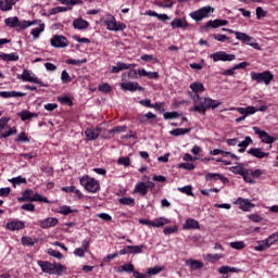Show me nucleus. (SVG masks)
I'll use <instances>...</instances> for the list:
<instances>
[{
  "label": "nucleus",
  "mask_w": 278,
  "mask_h": 278,
  "mask_svg": "<svg viewBox=\"0 0 278 278\" xmlns=\"http://www.w3.org/2000/svg\"><path fill=\"white\" fill-rule=\"evenodd\" d=\"M190 88L193 92H195L197 100L194 101V105L190 109V112H198L205 116L207 110H216L223 102L218 100H213L212 98L201 97L199 92H205V87L200 81H194L190 84Z\"/></svg>",
  "instance_id": "nucleus-1"
},
{
  "label": "nucleus",
  "mask_w": 278,
  "mask_h": 278,
  "mask_svg": "<svg viewBox=\"0 0 278 278\" xmlns=\"http://www.w3.org/2000/svg\"><path fill=\"white\" fill-rule=\"evenodd\" d=\"M119 204L121 205H136V200H134V198H121L119 200Z\"/></svg>",
  "instance_id": "nucleus-43"
},
{
  "label": "nucleus",
  "mask_w": 278,
  "mask_h": 278,
  "mask_svg": "<svg viewBox=\"0 0 278 278\" xmlns=\"http://www.w3.org/2000/svg\"><path fill=\"white\" fill-rule=\"evenodd\" d=\"M48 255H51V257H55L56 260H62L64 257L62 252L53 249H48Z\"/></svg>",
  "instance_id": "nucleus-49"
},
{
  "label": "nucleus",
  "mask_w": 278,
  "mask_h": 278,
  "mask_svg": "<svg viewBox=\"0 0 278 278\" xmlns=\"http://www.w3.org/2000/svg\"><path fill=\"white\" fill-rule=\"evenodd\" d=\"M74 29L83 30L88 29L90 27V23L81 17L75 18L73 21Z\"/></svg>",
  "instance_id": "nucleus-16"
},
{
  "label": "nucleus",
  "mask_w": 278,
  "mask_h": 278,
  "mask_svg": "<svg viewBox=\"0 0 278 278\" xmlns=\"http://www.w3.org/2000/svg\"><path fill=\"white\" fill-rule=\"evenodd\" d=\"M0 97L2 99H11V98L25 97V93L21 91H0Z\"/></svg>",
  "instance_id": "nucleus-23"
},
{
  "label": "nucleus",
  "mask_w": 278,
  "mask_h": 278,
  "mask_svg": "<svg viewBox=\"0 0 278 278\" xmlns=\"http://www.w3.org/2000/svg\"><path fill=\"white\" fill-rule=\"evenodd\" d=\"M13 186H21V184H27V179L22 176L14 177L10 180Z\"/></svg>",
  "instance_id": "nucleus-50"
},
{
  "label": "nucleus",
  "mask_w": 278,
  "mask_h": 278,
  "mask_svg": "<svg viewBox=\"0 0 278 278\" xmlns=\"http://www.w3.org/2000/svg\"><path fill=\"white\" fill-rule=\"evenodd\" d=\"M129 68H136V64L117 62L116 66L112 67L111 73H121V71H129Z\"/></svg>",
  "instance_id": "nucleus-18"
},
{
  "label": "nucleus",
  "mask_w": 278,
  "mask_h": 278,
  "mask_svg": "<svg viewBox=\"0 0 278 278\" xmlns=\"http://www.w3.org/2000/svg\"><path fill=\"white\" fill-rule=\"evenodd\" d=\"M156 118H157V115L153 114L152 112H148L139 116V122L142 124L154 123Z\"/></svg>",
  "instance_id": "nucleus-22"
},
{
  "label": "nucleus",
  "mask_w": 278,
  "mask_h": 278,
  "mask_svg": "<svg viewBox=\"0 0 278 278\" xmlns=\"http://www.w3.org/2000/svg\"><path fill=\"white\" fill-rule=\"evenodd\" d=\"M15 142H29V137H27V132L22 131L20 136L14 139Z\"/></svg>",
  "instance_id": "nucleus-53"
},
{
  "label": "nucleus",
  "mask_w": 278,
  "mask_h": 278,
  "mask_svg": "<svg viewBox=\"0 0 278 278\" xmlns=\"http://www.w3.org/2000/svg\"><path fill=\"white\" fill-rule=\"evenodd\" d=\"M104 23L109 31H125V29H127V25L125 23L116 22L114 16H110Z\"/></svg>",
  "instance_id": "nucleus-8"
},
{
  "label": "nucleus",
  "mask_w": 278,
  "mask_h": 278,
  "mask_svg": "<svg viewBox=\"0 0 278 278\" xmlns=\"http://www.w3.org/2000/svg\"><path fill=\"white\" fill-rule=\"evenodd\" d=\"M162 270H164V268L161 266L150 267L147 269V275L149 277H153V275H160V273H162Z\"/></svg>",
  "instance_id": "nucleus-33"
},
{
  "label": "nucleus",
  "mask_w": 278,
  "mask_h": 278,
  "mask_svg": "<svg viewBox=\"0 0 278 278\" xmlns=\"http://www.w3.org/2000/svg\"><path fill=\"white\" fill-rule=\"evenodd\" d=\"M117 164H121L122 166H129L131 164V161L129 156H122L117 160Z\"/></svg>",
  "instance_id": "nucleus-58"
},
{
  "label": "nucleus",
  "mask_w": 278,
  "mask_h": 278,
  "mask_svg": "<svg viewBox=\"0 0 278 278\" xmlns=\"http://www.w3.org/2000/svg\"><path fill=\"white\" fill-rule=\"evenodd\" d=\"M205 179H206V181H212V179L214 181H218V179H219V181H222L224 184H229V178H227L220 174L208 173L205 175Z\"/></svg>",
  "instance_id": "nucleus-19"
},
{
  "label": "nucleus",
  "mask_w": 278,
  "mask_h": 278,
  "mask_svg": "<svg viewBox=\"0 0 278 278\" xmlns=\"http://www.w3.org/2000/svg\"><path fill=\"white\" fill-rule=\"evenodd\" d=\"M18 116L21 121H31V118H38V113H31L27 110H23L22 112L18 113Z\"/></svg>",
  "instance_id": "nucleus-24"
},
{
  "label": "nucleus",
  "mask_w": 278,
  "mask_h": 278,
  "mask_svg": "<svg viewBox=\"0 0 278 278\" xmlns=\"http://www.w3.org/2000/svg\"><path fill=\"white\" fill-rule=\"evenodd\" d=\"M173 29H186V27H188V22L186 21V18H179L176 17L174 18V21L170 23Z\"/></svg>",
  "instance_id": "nucleus-21"
},
{
  "label": "nucleus",
  "mask_w": 278,
  "mask_h": 278,
  "mask_svg": "<svg viewBox=\"0 0 278 278\" xmlns=\"http://www.w3.org/2000/svg\"><path fill=\"white\" fill-rule=\"evenodd\" d=\"M223 31H229L230 34H235L236 35V38L237 40H241V42H244L245 38L249 36L244 33H241V31H233L231 29H226V28H223Z\"/></svg>",
  "instance_id": "nucleus-31"
},
{
  "label": "nucleus",
  "mask_w": 278,
  "mask_h": 278,
  "mask_svg": "<svg viewBox=\"0 0 278 278\" xmlns=\"http://www.w3.org/2000/svg\"><path fill=\"white\" fill-rule=\"evenodd\" d=\"M268 244L273 247L274 242H278V231L274 232L273 235H269L268 238H266Z\"/></svg>",
  "instance_id": "nucleus-61"
},
{
  "label": "nucleus",
  "mask_w": 278,
  "mask_h": 278,
  "mask_svg": "<svg viewBox=\"0 0 278 278\" xmlns=\"http://www.w3.org/2000/svg\"><path fill=\"white\" fill-rule=\"evenodd\" d=\"M61 80L63 84H71L73 81V79L71 78V75L66 70L62 71Z\"/></svg>",
  "instance_id": "nucleus-47"
},
{
  "label": "nucleus",
  "mask_w": 278,
  "mask_h": 278,
  "mask_svg": "<svg viewBox=\"0 0 278 278\" xmlns=\"http://www.w3.org/2000/svg\"><path fill=\"white\" fill-rule=\"evenodd\" d=\"M178 190H179V192L187 194V197H194V193H192V187H190V186L181 187Z\"/></svg>",
  "instance_id": "nucleus-55"
},
{
  "label": "nucleus",
  "mask_w": 278,
  "mask_h": 278,
  "mask_svg": "<svg viewBox=\"0 0 278 278\" xmlns=\"http://www.w3.org/2000/svg\"><path fill=\"white\" fill-rule=\"evenodd\" d=\"M17 79H22V81H29L30 84H38L41 88H47L49 86L38 79L35 74L31 75V72L28 70H24L23 74L17 75Z\"/></svg>",
  "instance_id": "nucleus-6"
},
{
  "label": "nucleus",
  "mask_w": 278,
  "mask_h": 278,
  "mask_svg": "<svg viewBox=\"0 0 278 278\" xmlns=\"http://www.w3.org/2000/svg\"><path fill=\"white\" fill-rule=\"evenodd\" d=\"M88 62L87 59H80V60H75V59H67L66 64H71L72 66H81V64H86Z\"/></svg>",
  "instance_id": "nucleus-37"
},
{
  "label": "nucleus",
  "mask_w": 278,
  "mask_h": 278,
  "mask_svg": "<svg viewBox=\"0 0 278 278\" xmlns=\"http://www.w3.org/2000/svg\"><path fill=\"white\" fill-rule=\"evenodd\" d=\"M220 275H227L228 273H238V268L229 267V266H222L219 268Z\"/></svg>",
  "instance_id": "nucleus-45"
},
{
  "label": "nucleus",
  "mask_w": 278,
  "mask_h": 278,
  "mask_svg": "<svg viewBox=\"0 0 278 278\" xmlns=\"http://www.w3.org/2000/svg\"><path fill=\"white\" fill-rule=\"evenodd\" d=\"M231 168L235 175H241V177L244 175V173H247V169H244L242 166H232Z\"/></svg>",
  "instance_id": "nucleus-62"
},
{
  "label": "nucleus",
  "mask_w": 278,
  "mask_h": 278,
  "mask_svg": "<svg viewBox=\"0 0 278 278\" xmlns=\"http://www.w3.org/2000/svg\"><path fill=\"white\" fill-rule=\"evenodd\" d=\"M230 247L231 249L241 251V249H244V247H247V243H244V241H233V242H230Z\"/></svg>",
  "instance_id": "nucleus-51"
},
{
  "label": "nucleus",
  "mask_w": 278,
  "mask_h": 278,
  "mask_svg": "<svg viewBox=\"0 0 278 278\" xmlns=\"http://www.w3.org/2000/svg\"><path fill=\"white\" fill-rule=\"evenodd\" d=\"M199 222L192 218H188L184 225V229H200Z\"/></svg>",
  "instance_id": "nucleus-28"
},
{
  "label": "nucleus",
  "mask_w": 278,
  "mask_h": 278,
  "mask_svg": "<svg viewBox=\"0 0 278 278\" xmlns=\"http://www.w3.org/2000/svg\"><path fill=\"white\" fill-rule=\"evenodd\" d=\"M266 249H270V243H268L267 239L257 241V245L254 247V251H266Z\"/></svg>",
  "instance_id": "nucleus-29"
},
{
  "label": "nucleus",
  "mask_w": 278,
  "mask_h": 278,
  "mask_svg": "<svg viewBox=\"0 0 278 278\" xmlns=\"http://www.w3.org/2000/svg\"><path fill=\"white\" fill-rule=\"evenodd\" d=\"M190 266H191V270H201V268H203V262L191 260Z\"/></svg>",
  "instance_id": "nucleus-42"
},
{
  "label": "nucleus",
  "mask_w": 278,
  "mask_h": 278,
  "mask_svg": "<svg viewBox=\"0 0 278 278\" xmlns=\"http://www.w3.org/2000/svg\"><path fill=\"white\" fill-rule=\"evenodd\" d=\"M205 260L206 262L214 264V262H218V260H220V254H206Z\"/></svg>",
  "instance_id": "nucleus-56"
},
{
  "label": "nucleus",
  "mask_w": 278,
  "mask_h": 278,
  "mask_svg": "<svg viewBox=\"0 0 278 278\" xmlns=\"http://www.w3.org/2000/svg\"><path fill=\"white\" fill-rule=\"evenodd\" d=\"M212 12H214V9H212V7H203L200 8L197 11H193L189 14L190 18H192L193 21H203V18H208L210 14H212Z\"/></svg>",
  "instance_id": "nucleus-7"
},
{
  "label": "nucleus",
  "mask_w": 278,
  "mask_h": 278,
  "mask_svg": "<svg viewBox=\"0 0 278 278\" xmlns=\"http://www.w3.org/2000/svg\"><path fill=\"white\" fill-rule=\"evenodd\" d=\"M140 60H142L143 62H153V64H157V62H160V60H157V58H155L151 54H143V55H141Z\"/></svg>",
  "instance_id": "nucleus-48"
},
{
  "label": "nucleus",
  "mask_w": 278,
  "mask_h": 278,
  "mask_svg": "<svg viewBox=\"0 0 278 278\" xmlns=\"http://www.w3.org/2000/svg\"><path fill=\"white\" fill-rule=\"evenodd\" d=\"M251 78L253 79V81H256L257 84L265 83V86H269L270 81H273V79H275V75H273V73H270V71H265L262 73L252 72Z\"/></svg>",
  "instance_id": "nucleus-5"
},
{
  "label": "nucleus",
  "mask_w": 278,
  "mask_h": 278,
  "mask_svg": "<svg viewBox=\"0 0 278 278\" xmlns=\"http://www.w3.org/2000/svg\"><path fill=\"white\" fill-rule=\"evenodd\" d=\"M73 40H76V42H80L81 45H90V39L86 37H80L79 35H74Z\"/></svg>",
  "instance_id": "nucleus-57"
},
{
  "label": "nucleus",
  "mask_w": 278,
  "mask_h": 278,
  "mask_svg": "<svg viewBox=\"0 0 278 278\" xmlns=\"http://www.w3.org/2000/svg\"><path fill=\"white\" fill-rule=\"evenodd\" d=\"M134 270H136L134 264H124L118 267V273H134Z\"/></svg>",
  "instance_id": "nucleus-32"
},
{
  "label": "nucleus",
  "mask_w": 278,
  "mask_h": 278,
  "mask_svg": "<svg viewBox=\"0 0 278 278\" xmlns=\"http://www.w3.org/2000/svg\"><path fill=\"white\" fill-rule=\"evenodd\" d=\"M249 144H253V139L250 136L245 137L243 141L239 142L238 147H243L244 149H247Z\"/></svg>",
  "instance_id": "nucleus-59"
},
{
  "label": "nucleus",
  "mask_w": 278,
  "mask_h": 278,
  "mask_svg": "<svg viewBox=\"0 0 278 278\" xmlns=\"http://www.w3.org/2000/svg\"><path fill=\"white\" fill-rule=\"evenodd\" d=\"M168 223L166 218L164 217H159L152 220V227H164Z\"/></svg>",
  "instance_id": "nucleus-41"
},
{
  "label": "nucleus",
  "mask_w": 278,
  "mask_h": 278,
  "mask_svg": "<svg viewBox=\"0 0 278 278\" xmlns=\"http://www.w3.org/2000/svg\"><path fill=\"white\" fill-rule=\"evenodd\" d=\"M42 31H45V24H40L39 27L33 28L30 34L34 37V39L36 40V38H40V34H42Z\"/></svg>",
  "instance_id": "nucleus-34"
},
{
  "label": "nucleus",
  "mask_w": 278,
  "mask_h": 278,
  "mask_svg": "<svg viewBox=\"0 0 278 278\" xmlns=\"http://www.w3.org/2000/svg\"><path fill=\"white\" fill-rule=\"evenodd\" d=\"M249 155H253V157H257V160H264V157H268L270 153L263 152L262 148H251L248 150Z\"/></svg>",
  "instance_id": "nucleus-14"
},
{
  "label": "nucleus",
  "mask_w": 278,
  "mask_h": 278,
  "mask_svg": "<svg viewBox=\"0 0 278 278\" xmlns=\"http://www.w3.org/2000/svg\"><path fill=\"white\" fill-rule=\"evenodd\" d=\"M20 203H23L25 201H29L30 203H34L36 201H39L40 203H49V199L47 197H42L39 193H34V190L26 189L22 197L18 198Z\"/></svg>",
  "instance_id": "nucleus-4"
},
{
  "label": "nucleus",
  "mask_w": 278,
  "mask_h": 278,
  "mask_svg": "<svg viewBox=\"0 0 278 278\" xmlns=\"http://www.w3.org/2000/svg\"><path fill=\"white\" fill-rule=\"evenodd\" d=\"M68 10H72L71 7H56V8H52L50 10V14H60V12H68Z\"/></svg>",
  "instance_id": "nucleus-44"
},
{
  "label": "nucleus",
  "mask_w": 278,
  "mask_h": 278,
  "mask_svg": "<svg viewBox=\"0 0 278 278\" xmlns=\"http://www.w3.org/2000/svg\"><path fill=\"white\" fill-rule=\"evenodd\" d=\"M210 27H211L212 29H216L217 27H220L218 20H214V21L211 20V21H208V22L203 26L202 29H204L205 31H207V29H210Z\"/></svg>",
  "instance_id": "nucleus-36"
},
{
  "label": "nucleus",
  "mask_w": 278,
  "mask_h": 278,
  "mask_svg": "<svg viewBox=\"0 0 278 278\" xmlns=\"http://www.w3.org/2000/svg\"><path fill=\"white\" fill-rule=\"evenodd\" d=\"M75 212H78V211L71 208V206L68 205H63L60 207L59 214H62L63 216H68V214H73Z\"/></svg>",
  "instance_id": "nucleus-35"
},
{
  "label": "nucleus",
  "mask_w": 278,
  "mask_h": 278,
  "mask_svg": "<svg viewBox=\"0 0 278 278\" xmlns=\"http://www.w3.org/2000/svg\"><path fill=\"white\" fill-rule=\"evenodd\" d=\"M243 43L249 45L250 47H253V49H257V50L261 49L260 43L253 42V37H251L249 35L245 37Z\"/></svg>",
  "instance_id": "nucleus-39"
},
{
  "label": "nucleus",
  "mask_w": 278,
  "mask_h": 278,
  "mask_svg": "<svg viewBox=\"0 0 278 278\" xmlns=\"http://www.w3.org/2000/svg\"><path fill=\"white\" fill-rule=\"evenodd\" d=\"M17 129L16 127H12V128H9V130L4 131V132H0V138L3 139V138H10V136H14L17 134Z\"/></svg>",
  "instance_id": "nucleus-38"
},
{
  "label": "nucleus",
  "mask_w": 278,
  "mask_h": 278,
  "mask_svg": "<svg viewBox=\"0 0 278 278\" xmlns=\"http://www.w3.org/2000/svg\"><path fill=\"white\" fill-rule=\"evenodd\" d=\"M7 229L9 231H21V229H25V223L22 220H12L7 224Z\"/></svg>",
  "instance_id": "nucleus-17"
},
{
  "label": "nucleus",
  "mask_w": 278,
  "mask_h": 278,
  "mask_svg": "<svg viewBox=\"0 0 278 278\" xmlns=\"http://www.w3.org/2000/svg\"><path fill=\"white\" fill-rule=\"evenodd\" d=\"M144 244L141 245H130V254L138 255L142 253V250L144 249Z\"/></svg>",
  "instance_id": "nucleus-46"
},
{
  "label": "nucleus",
  "mask_w": 278,
  "mask_h": 278,
  "mask_svg": "<svg viewBox=\"0 0 278 278\" xmlns=\"http://www.w3.org/2000/svg\"><path fill=\"white\" fill-rule=\"evenodd\" d=\"M0 60H3V62H18L20 56L17 52H12V53H5V52H0Z\"/></svg>",
  "instance_id": "nucleus-20"
},
{
  "label": "nucleus",
  "mask_w": 278,
  "mask_h": 278,
  "mask_svg": "<svg viewBox=\"0 0 278 278\" xmlns=\"http://www.w3.org/2000/svg\"><path fill=\"white\" fill-rule=\"evenodd\" d=\"M37 264L41 268L42 273H46L47 275H56L58 277H62L66 270V266L60 263L38 261Z\"/></svg>",
  "instance_id": "nucleus-2"
},
{
  "label": "nucleus",
  "mask_w": 278,
  "mask_h": 278,
  "mask_svg": "<svg viewBox=\"0 0 278 278\" xmlns=\"http://www.w3.org/2000/svg\"><path fill=\"white\" fill-rule=\"evenodd\" d=\"M55 225H58L56 217H48L39 222V227H41V229H50V227H55Z\"/></svg>",
  "instance_id": "nucleus-15"
},
{
  "label": "nucleus",
  "mask_w": 278,
  "mask_h": 278,
  "mask_svg": "<svg viewBox=\"0 0 278 278\" xmlns=\"http://www.w3.org/2000/svg\"><path fill=\"white\" fill-rule=\"evenodd\" d=\"M123 131H127V126H117L109 130V134H123Z\"/></svg>",
  "instance_id": "nucleus-60"
},
{
  "label": "nucleus",
  "mask_w": 278,
  "mask_h": 278,
  "mask_svg": "<svg viewBox=\"0 0 278 278\" xmlns=\"http://www.w3.org/2000/svg\"><path fill=\"white\" fill-rule=\"evenodd\" d=\"M10 123V117H1L0 118V132L8 127V124Z\"/></svg>",
  "instance_id": "nucleus-64"
},
{
  "label": "nucleus",
  "mask_w": 278,
  "mask_h": 278,
  "mask_svg": "<svg viewBox=\"0 0 278 278\" xmlns=\"http://www.w3.org/2000/svg\"><path fill=\"white\" fill-rule=\"evenodd\" d=\"M190 128H176L169 131L170 136H186V134H190Z\"/></svg>",
  "instance_id": "nucleus-30"
},
{
  "label": "nucleus",
  "mask_w": 278,
  "mask_h": 278,
  "mask_svg": "<svg viewBox=\"0 0 278 278\" xmlns=\"http://www.w3.org/2000/svg\"><path fill=\"white\" fill-rule=\"evenodd\" d=\"M22 244L23 247H34L36 244V240H34L31 237H22Z\"/></svg>",
  "instance_id": "nucleus-40"
},
{
  "label": "nucleus",
  "mask_w": 278,
  "mask_h": 278,
  "mask_svg": "<svg viewBox=\"0 0 278 278\" xmlns=\"http://www.w3.org/2000/svg\"><path fill=\"white\" fill-rule=\"evenodd\" d=\"M79 184L80 186H83V188H85V190H87V192H90L91 194H97V192H99V190H101V184L99 182V180L85 175L79 179Z\"/></svg>",
  "instance_id": "nucleus-3"
},
{
  "label": "nucleus",
  "mask_w": 278,
  "mask_h": 278,
  "mask_svg": "<svg viewBox=\"0 0 278 278\" xmlns=\"http://www.w3.org/2000/svg\"><path fill=\"white\" fill-rule=\"evenodd\" d=\"M253 131L265 144H273L278 140L277 137L270 136V134L266 132V130L260 129V127L257 126L253 127Z\"/></svg>",
  "instance_id": "nucleus-9"
},
{
  "label": "nucleus",
  "mask_w": 278,
  "mask_h": 278,
  "mask_svg": "<svg viewBox=\"0 0 278 278\" xmlns=\"http://www.w3.org/2000/svg\"><path fill=\"white\" fill-rule=\"evenodd\" d=\"M211 59H213V62H233V60H236V55L227 54L225 51H217L211 54Z\"/></svg>",
  "instance_id": "nucleus-11"
},
{
  "label": "nucleus",
  "mask_w": 278,
  "mask_h": 278,
  "mask_svg": "<svg viewBox=\"0 0 278 278\" xmlns=\"http://www.w3.org/2000/svg\"><path fill=\"white\" fill-rule=\"evenodd\" d=\"M121 88L123 90H129V92H136V90H139V92H143L144 88L140 86L138 83H122Z\"/></svg>",
  "instance_id": "nucleus-12"
},
{
  "label": "nucleus",
  "mask_w": 278,
  "mask_h": 278,
  "mask_svg": "<svg viewBox=\"0 0 278 278\" xmlns=\"http://www.w3.org/2000/svg\"><path fill=\"white\" fill-rule=\"evenodd\" d=\"M85 136H86L87 140L92 141V140H97L99 138V132H97V130H94V128H87L85 130Z\"/></svg>",
  "instance_id": "nucleus-27"
},
{
  "label": "nucleus",
  "mask_w": 278,
  "mask_h": 278,
  "mask_svg": "<svg viewBox=\"0 0 278 278\" xmlns=\"http://www.w3.org/2000/svg\"><path fill=\"white\" fill-rule=\"evenodd\" d=\"M237 203H238L240 210H242V212H251V210H253V207H255V204L251 203V201H249V199L238 198Z\"/></svg>",
  "instance_id": "nucleus-13"
},
{
  "label": "nucleus",
  "mask_w": 278,
  "mask_h": 278,
  "mask_svg": "<svg viewBox=\"0 0 278 278\" xmlns=\"http://www.w3.org/2000/svg\"><path fill=\"white\" fill-rule=\"evenodd\" d=\"M163 117H164L165 121H170L173 118H179V114L177 113V111L165 112L163 114Z\"/></svg>",
  "instance_id": "nucleus-52"
},
{
  "label": "nucleus",
  "mask_w": 278,
  "mask_h": 278,
  "mask_svg": "<svg viewBox=\"0 0 278 278\" xmlns=\"http://www.w3.org/2000/svg\"><path fill=\"white\" fill-rule=\"evenodd\" d=\"M51 47H54V49H64L68 47V39L62 35H54L50 39Z\"/></svg>",
  "instance_id": "nucleus-10"
},
{
  "label": "nucleus",
  "mask_w": 278,
  "mask_h": 278,
  "mask_svg": "<svg viewBox=\"0 0 278 278\" xmlns=\"http://www.w3.org/2000/svg\"><path fill=\"white\" fill-rule=\"evenodd\" d=\"M178 168H184V170H194V163H180Z\"/></svg>",
  "instance_id": "nucleus-63"
},
{
  "label": "nucleus",
  "mask_w": 278,
  "mask_h": 278,
  "mask_svg": "<svg viewBox=\"0 0 278 278\" xmlns=\"http://www.w3.org/2000/svg\"><path fill=\"white\" fill-rule=\"evenodd\" d=\"M58 101H60L62 105L73 106V100H71V98L67 96L59 97Z\"/></svg>",
  "instance_id": "nucleus-54"
},
{
  "label": "nucleus",
  "mask_w": 278,
  "mask_h": 278,
  "mask_svg": "<svg viewBox=\"0 0 278 278\" xmlns=\"http://www.w3.org/2000/svg\"><path fill=\"white\" fill-rule=\"evenodd\" d=\"M135 192L140 194L141 197H147L149 190L147 189V184L146 182H138L135 186Z\"/></svg>",
  "instance_id": "nucleus-26"
},
{
  "label": "nucleus",
  "mask_w": 278,
  "mask_h": 278,
  "mask_svg": "<svg viewBox=\"0 0 278 278\" xmlns=\"http://www.w3.org/2000/svg\"><path fill=\"white\" fill-rule=\"evenodd\" d=\"M4 23L7 27H12V28L21 27V20H18L17 16L8 17L4 20Z\"/></svg>",
  "instance_id": "nucleus-25"
}]
</instances>
